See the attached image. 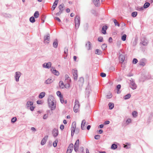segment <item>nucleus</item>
I'll return each instance as SVG.
<instances>
[{"mask_svg": "<svg viewBox=\"0 0 153 153\" xmlns=\"http://www.w3.org/2000/svg\"><path fill=\"white\" fill-rule=\"evenodd\" d=\"M48 105L51 110H55L56 106V102L54 97L52 95L49 96L48 99Z\"/></svg>", "mask_w": 153, "mask_h": 153, "instance_id": "nucleus-1", "label": "nucleus"}, {"mask_svg": "<svg viewBox=\"0 0 153 153\" xmlns=\"http://www.w3.org/2000/svg\"><path fill=\"white\" fill-rule=\"evenodd\" d=\"M75 103V105L74 107V111L76 113L79 111V102L77 100H76Z\"/></svg>", "mask_w": 153, "mask_h": 153, "instance_id": "nucleus-2", "label": "nucleus"}, {"mask_svg": "<svg viewBox=\"0 0 153 153\" xmlns=\"http://www.w3.org/2000/svg\"><path fill=\"white\" fill-rule=\"evenodd\" d=\"M130 87L133 90H135L136 89L137 85L135 84V82L133 79H131L130 80Z\"/></svg>", "mask_w": 153, "mask_h": 153, "instance_id": "nucleus-3", "label": "nucleus"}, {"mask_svg": "<svg viewBox=\"0 0 153 153\" xmlns=\"http://www.w3.org/2000/svg\"><path fill=\"white\" fill-rule=\"evenodd\" d=\"M21 73L19 71H17L15 73L14 76L15 80L16 82H18L19 81V78L21 75Z\"/></svg>", "mask_w": 153, "mask_h": 153, "instance_id": "nucleus-4", "label": "nucleus"}, {"mask_svg": "<svg viewBox=\"0 0 153 153\" xmlns=\"http://www.w3.org/2000/svg\"><path fill=\"white\" fill-rule=\"evenodd\" d=\"M79 142V139H78L76 140L75 143L74 145V150L76 152H77L78 151Z\"/></svg>", "mask_w": 153, "mask_h": 153, "instance_id": "nucleus-5", "label": "nucleus"}, {"mask_svg": "<svg viewBox=\"0 0 153 153\" xmlns=\"http://www.w3.org/2000/svg\"><path fill=\"white\" fill-rule=\"evenodd\" d=\"M125 55L124 53H120L119 59L120 62L122 63L125 60Z\"/></svg>", "mask_w": 153, "mask_h": 153, "instance_id": "nucleus-6", "label": "nucleus"}, {"mask_svg": "<svg viewBox=\"0 0 153 153\" xmlns=\"http://www.w3.org/2000/svg\"><path fill=\"white\" fill-rule=\"evenodd\" d=\"M51 66V63L50 62L45 63L42 65L43 67L45 68L49 69Z\"/></svg>", "mask_w": 153, "mask_h": 153, "instance_id": "nucleus-7", "label": "nucleus"}, {"mask_svg": "<svg viewBox=\"0 0 153 153\" xmlns=\"http://www.w3.org/2000/svg\"><path fill=\"white\" fill-rule=\"evenodd\" d=\"M51 71L55 75L58 76L59 74V71L56 70L54 68L52 67L51 68Z\"/></svg>", "mask_w": 153, "mask_h": 153, "instance_id": "nucleus-8", "label": "nucleus"}, {"mask_svg": "<svg viewBox=\"0 0 153 153\" xmlns=\"http://www.w3.org/2000/svg\"><path fill=\"white\" fill-rule=\"evenodd\" d=\"M50 38L49 34H48L44 37V40L45 43L48 44L49 43V41L50 40Z\"/></svg>", "mask_w": 153, "mask_h": 153, "instance_id": "nucleus-9", "label": "nucleus"}, {"mask_svg": "<svg viewBox=\"0 0 153 153\" xmlns=\"http://www.w3.org/2000/svg\"><path fill=\"white\" fill-rule=\"evenodd\" d=\"M72 72L74 76V79L76 80L77 78V71L75 70H73Z\"/></svg>", "mask_w": 153, "mask_h": 153, "instance_id": "nucleus-10", "label": "nucleus"}, {"mask_svg": "<svg viewBox=\"0 0 153 153\" xmlns=\"http://www.w3.org/2000/svg\"><path fill=\"white\" fill-rule=\"evenodd\" d=\"M146 63V60L145 59H141L140 62L139 64L140 65L142 66H144L145 65Z\"/></svg>", "mask_w": 153, "mask_h": 153, "instance_id": "nucleus-11", "label": "nucleus"}, {"mask_svg": "<svg viewBox=\"0 0 153 153\" xmlns=\"http://www.w3.org/2000/svg\"><path fill=\"white\" fill-rule=\"evenodd\" d=\"M33 105V102L30 101H28L27 102L26 104V107L27 109H29V108Z\"/></svg>", "mask_w": 153, "mask_h": 153, "instance_id": "nucleus-12", "label": "nucleus"}, {"mask_svg": "<svg viewBox=\"0 0 153 153\" xmlns=\"http://www.w3.org/2000/svg\"><path fill=\"white\" fill-rule=\"evenodd\" d=\"M53 80L52 79L49 78L45 81L44 83L46 84H49L53 82Z\"/></svg>", "mask_w": 153, "mask_h": 153, "instance_id": "nucleus-13", "label": "nucleus"}, {"mask_svg": "<svg viewBox=\"0 0 153 153\" xmlns=\"http://www.w3.org/2000/svg\"><path fill=\"white\" fill-rule=\"evenodd\" d=\"M76 128V123L75 122H73L72 123V126L71 128V131H73L74 133L75 130Z\"/></svg>", "mask_w": 153, "mask_h": 153, "instance_id": "nucleus-14", "label": "nucleus"}, {"mask_svg": "<svg viewBox=\"0 0 153 153\" xmlns=\"http://www.w3.org/2000/svg\"><path fill=\"white\" fill-rule=\"evenodd\" d=\"M58 130L56 129H54L53 130V136L56 137L58 135Z\"/></svg>", "mask_w": 153, "mask_h": 153, "instance_id": "nucleus-15", "label": "nucleus"}, {"mask_svg": "<svg viewBox=\"0 0 153 153\" xmlns=\"http://www.w3.org/2000/svg\"><path fill=\"white\" fill-rule=\"evenodd\" d=\"M93 2L96 6H98L100 4V0H93Z\"/></svg>", "mask_w": 153, "mask_h": 153, "instance_id": "nucleus-16", "label": "nucleus"}, {"mask_svg": "<svg viewBox=\"0 0 153 153\" xmlns=\"http://www.w3.org/2000/svg\"><path fill=\"white\" fill-rule=\"evenodd\" d=\"M124 147L126 148V149H129L131 148V144L129 143H126V144H123Z\"/></svg>", "mask_w": 153, "mask_h": 153, "instance_id": "nucleus-17", "label": "nucleus"}, {"mask_svg": "<svg viewBox=\"0 0 153 153\" xmlns=\"http://www.w3.org/2000/svg\"><path fill=\"white\" fill-rule=\"evenodd\" d=\"M85 120H83L82 121V123L81 125V128L82 130H84L85 128Z\"/></svg>", "mask_w": 153, "mask_h": 153, "instance_id": "nucleus-18", "label": "nucleus"}, {"mask_svg": "<svg viewBox=\"0 0 153 153\" xmlns=\"http://www.w3.org/2000/svg\"><path fill=\"white\" fill-rule=\"evenodd\" d=\"M84 81V79L83 78L81 77L79 79V80L78 81V82L79 85H82Z\"/></svg>", "mask_w": 153, "mask_h": 153, "instance_id": "nucleus-19", "label": "nucleus"}, {"mask_svg": "<svg viewBox=\"0 0 153 153\" xmlns=\"http://www.w3.org/2000/svg\"><path fill=\"white\" fill-rule=\"evenodd\" d=\"M45 92H42L39 94V98L40 99H42L45 96Z\"/></svg>", "mask_w": 153, "mask_h": 153, "instance_id": "nucleus-20", "label": "nucleus"}, {"mask_svg": "<svg viewBox=\"0 0 153 153\" xmlns=\"http://www.w3.org/2000/svg\"><path fill=\"white\" fill-rule=\"evenodd\" d=\"M107 29L106 26H104L103 27L102 29V33L103 34H105L106 33V30Z\"/></svg>", "mask_w": 153, "mask_h": 153, "instance_id": "nucleus-21", "label": "nucleus"}, {"mask_svg": "<svg viewBox=\"0 0 153 153\" xmlns=\"http://www.w3.org/2000/svg\"><path fill=\"white\" fill-rule=\"evenodd\" d=\"M65 79L66 81H67V82L69 83L71 81V79L68 75H65Z\"/></svg>", "mask_w": 153, "mask_h": 153, "instance_id": "nucleus-22", "label": "nucleus"}, {"mask_svg": "<svg viewBox=\"0 0 153 153\" xmlns=\"http://www.w3.org/2000/svg\"><path fill=\"white\" fill-rule=\"evenodd\" d=\"M58 44L57 40H55L53 43V47L55 48H57L58 46Z\"/></svg>", "mask_w": 153, "mask_h": 153, "instance_id": "nucleus-23", "label": "nucleus"}, {"mask_svg": "<svg viewBox=\"0 0 153 153\" xmlns=\"http://www.w3.org/2000/svg\"><path fill=\"white\" fill-rule=\"evenodd\" d=\"M59 87L60 88H64L65 85H64L62 81H60L59 82Z\"/></svg>", "mask_w": 153, "mask_h": 153, "instance_id": "nucleus-24", "label": "nucleus"}, {"mask_svg": "<svg viewBox=\"0 0 153 153\" xmlns=\"http://www.w3.org/2000/svg\"><path fill=\"white\" fill-rule=\"evenodd\" d=\"M86 47L88 50H89L90 49L91 43L90 42H88L86 44Z\"/></svg>", "mask_w": 153, "mask_h": 153, "instance_id": "nucleus-25", "label": "nucleus"}, {"mask_svg": "<svg viewBox=\"0 0 153 153\" xmlns=\"http://www.w3.org/2000/svg\"><path fill=\"white\" fill-rule=\"evenodd\" d=\"M64 5L63 4H60L59 7V10L62 12L64 10Z\"/></svg>", "mask_w": 153, "mask_h": 153, "instance_id": "nucleus-26", "label": "nucleus"}, {"mask_svg": "<svg viewBox=\"0 0 153 153\" xmlns=\"http://www.w3.org/2000/svg\"><path fill=\"white\" fill-rule=\"evenodd\" d=\"M108 105L110 109H112L114 107V104L110 102L108 104Z\"/></svg>", "mask_w": 153, "mask_h": 153, "instance_id": "nucleus-27", "label": "nucleus"}, {"mask_svg": "<svg viewBox=\"0 0 153 153\" xmlns=\"http://www.w3.org/2000/svg\"><path fill=\"white\" fill-rule=\"evenodd\" d=\"M148 42L146 39H144L142 41V44L144 46L148 44Z\"/></svg>", "mask_w": 153, "mask_h": 153, "instance_id": "nucleus-28", "label": "nucleus"}, {"mask_svg": "<svg viewBox=\"0 0 153 153\" xmlns=\"http://www.w3.org/2000/svg\"><path fill=\"white\" fill-rule=\"evenodd\" d=\"M150 3L149 2H146L143 5V7L145 8H148L150 5Z\"/></svg>", "mask_w": 153, "mask_h": 153, "instance_id": "nucleus-29", "label": "nucleus"}, {"mask_svg": "<svg viewBox=\"0 0 153 153\" xmlns=\"http://www.w3.org/2000/svg\"><path fill=\"white\" fill-rule=\"evenodd\" d=\"M137 112L136 111H134L132 113V115L134 117H136L137 116Z\"/></svg>", "mask_w": 153, "mask_h": 153, "instance_id": "nucleus-30", "label": "nucleus"}, {"mask_svg": "<svg viewBox=\"0 0 153 153\" xmlns=\"http://www.w3.org/2000/svg\"><path fill=\"white\" fill-rule=\"evenodd\" d=\"M74 145L73 143L70 144L68 148V149L73 150V149Z\"/></svg>", "mask_w": 153, "mask_h": 153, "instance_id": "nucleus-31", "label": "nucleus"}, {"mask_svg": "<svg viewBox=\"0 0 153 153\" xmlns=\"http://www.w3.org/2000/svg\"><path fill=\"white\" fill-rule=\"evenodd\" d=\"M39 13L38 11H36L34 15V17L36 18L39 17Z\"/></svg>", "mask_w": 153, "mask_h": 153, "instance_id": "nucleus-32", "label": "nucleus"}, {"mask_svg": "<svg viewBox=\"0 0 153 153\" xmlns=\"http://www.w3.org/2000/svg\"><path fill=\"white\" fill-rule=\"evenodd\" d=\"M102 53L101 50L99 49H96L95 51V53L98 55L101 54Z\"/></svg>", "mask_w": 153, "mask_h": 153, "instance_id": "nucleus-33", "label": "nucleus"}, {"mask_svg": "<svg viewBox=\"0 0 153 153\" xmlns=\"http://www.w3.org/2000/svg\"><path fill=\"white\" fill-rule=\"evenodd\" d=\"M117 145L115 144H112L111 148V149H115L117 148Z\"/></svg>", "mask_w": 153, "mask_h": 153, "instance_id": "nucleus-34", "label": "nucleus"}, {"mask_svg": "<svg viewBox=\"0 0 153 153\" xmlns=\"http://www.w3.org/2000/svg\"><path fill=\"white\" fill-rule=\"evenodd\" d=\"M46 139L45 138H44L43 139H42L41 142V144L42 145H44L46 143Z\"/></svg>", "mask_w": 153, "mask_h": 153, "instance_id": "nucleus-35", "label": "nucleus"}, {"mask_svg": "<svg viewBox=\"0 0 153 153\" xmlns=\"http://www.w3.org/2000/svg\"><path fill=\"white\" fill-rule=\"evenodd\" d=\"M131 96V95L130 94H128L124 97V99L125 100L128 99Z\"/></svg>", "mask_w": 153, "mask_h": 153, "instance_id": "nucleus-36", "label": "nucleus"}, {"mask_svg": "<svg viewBox=\"0 0 153 153\" xmlns=\"http://www.w3.org/2000/svg\"><path fill=\"white\" fill-rule=\"evenodd\" d=\"M30 21L32 23H33L35 22V19L33 17H31L30 18Z\"/></svg>", "mask_w": 153, "mask_h": 153, "instance_id": "nucleus-37", "label": "nucleus"}, {"mask_svg": "<svg viewBox=\"0 0 153 153\" xmlns=\"http://www.w3.org/2000/svg\"><path fill=\"white\" fill-rule=\"evenodd\" d=\"M126 34H124L121 37V39L123 41H125L126 40Z\"/></svg>", "mask_w": 153, "mask_h": 153, "instance_id": "nucleus-38", "label": "nucleus"}, {"mask_svg": "<svg viewBox=\"0 0 153 153\" xmlns=\"http://www.w3.org/2000/svg\"><path fill=\"white\" fill-rule=\"evenodd\" d=\"M114 22L115 26L117 25L119 27L120 26V24L117 22L116 19H114Z\"/></svg>", "mask_w": 153, "mask_h": 153, "instance_id": "nucleus-39", "label": "nucleus"}, {"mask_svg": "<svg viewBox=\"0 0 153 153\" xmlns=\"http://www.w3.org/2000/svg\"><path fill=\"white\" fill-rule=\"evenodd\" d=\"M80 21V17L78 16H76L75 19V22Z\"/></svg>", "mask_w": 153, "mask_h": 153, "instance_id": "nucleus-40", "label": "nucleus"}, {"mask_svg": "<svg viewBox=\"0 0 153 153\" xmlns=\"http://www.w3.org/2000/svg\"><path fill=\"white\" fill-rule=\"evenodd\" d=\"M131 123V120L130 118L126 120V125H128L129 123Z\"/></svg>", "mask_w": 153, "mask_h": 153, "instance_id": "nucleus-41", "label": "nucleus"}, {"mask_svg": "<svg viewBox=\"0 0 153 153\" xmlns=\"http://www.w3.org/2000/svg\"><path fill=\"white\" fill-rule=\"evenodd\" d=\"M107 45L106 44H104L101 46L102 49L103 50H105L107 47Z\"/></svg>", "mask_w": 153, "mask_h": 153, "instance_id": "nucleus-42", "label": "nucleus"}, {"mask_svg": "<svg viewBox=\"0 0 153 153\" xmlns=\"http://www.w3.org/2000/svg\"><path fill=\"white\" fill-rule=\"evenodd\" d=\"M131 15L133 17H135L137 15V12H134L132 13Z\"/></svg>", "mask_w": 153, "mask_h": 153, "instance_id": "nucleus-43", "label": "nucleus"}, {"mask_svg": "<svg viewBox=\"0 0 153 153\" xmlns=\"http://www.w3.org/2000/svg\"><path fill=\"white\" fill-rule=\"evenodd\" d=\"M16 120H17V119H16V117H13L11 119V122L14 123L16 121Z\"/></svg>", "mask_w": 153, "mask_h": 153, "instance_id": "nucleus-44", "label": "nucleus"}, {"mask_svg": "<svg viewBox=\"0 0 153 153\" xmlns=\"http://www.w3.org/2000/svg\"><path fill=\"white\" fill-rule=\"evenodd\" d=\"M4 16L6 18H11V15L10 14H5L4 15Z\"/></svg>", "mask_w": 153, "mask_h": 153, "instance_id": "nucleus-45", "label": "nucleus"}, {"mask_svg": "<svg viewBox=\"0 0 153 153\" xmlns=\"http://www.w3.org/2000/svg\"><path fill=\"white\" fill-rule=\"evenodd\" d=\"M56 94L57 96H58L59 97L62 96L61 94V92L59 91H58L57 92Z\"/></svg>", "mask_w": 153, "mask_h": 153, "instance_id": "nucleus-46", "label": "nucleus"}, {"mask_svg": "<svg viewBox=\"0 0 153 153\" xmlns=\"http://www.w3.org/2000/svg\"><path fill=\"white\" fill-rule=\"evenodd\" d=\"M121 85H118L117 86V88L118 89L117 91V94H119V89L120 88H121Z\"/></svg>", "mask_w": 153, "mask_h": 153, "instance_id": "nucleus-47", "label": "nucleus"}, {"mask_svg": "<svg viewBox=\"0 0 153 153\" xmlns=\"http://www.w3.org/2000/svg\"><path fill=\"white\" fill-rule=\"evenodd\" d=\"M98 40L100 42H102L103 40V38L102 37L100 36L98 38Z\"/></svg>", "mask_w": 153, "mask_h": 153, "instance_id": "nucleus-48", "label": "nucleus"}, {"mask_svg": "<svg viewBox=\"0 0 153 153\" xmlns=\"http://www.w3.org/2000/svg\"><path fill=\"white\" fill-rule=\"evenodd\" d=\"M48 114H45L43 115V118L44 120L48 118Z\"/></svg>", "mask_w": 153, "mask_h": 153, "instance_id": "nucleus-49", "label": "nucleus"}, {"mask_svg": "<svg viewBox=\"0 0 153 153\" xmlns=\"http://www.w3.org/2000/svg\"><path fill=\"white\" fill-rule=\"evenodd\" d=\"M60 98V100L61 102L62 103H63L64 102V101L63 100V96H62L61 97H59Z\"/></svg>", "mask_w": 153, "mask_h": 153, "instance_id": "nucleus-50", "label": "nucleus"}, {"mask_svg": "<svg viewBox=\"0 0 153 153\" xmlns=\"http://www.w3.org/2000/svg\"><path fill=\"white\" fill-rule=\"evenodd\" d=\"M57 141L55 140L53 143V146L54 147H56L57 146Z\"/></svg>", "mask_w": 153, "mask_h": 153, "instance_id": "nucleus-51", "label": "nucleus"}, {"mask_svg": "<svg viewBox=\"0 0 153 153\" xmlns=\"http://www.w3.org/2000/svg\"><path fill=\"white\" fill-rule=\"evenodd\" d=\"M100 138V136L99 135H96L94 136V138L96 140H98Z\"/></svg>", "mask_w": 153, "mask_h": 153, "instance_id": "nucleus-52", "label": "nucleus"}, {"mask_svg": "<svg viewBox=\"0 0 153 153\" xmlns=\"http://www.w3.org/2000/svg\"><path fill=\"white\" fill-rule=\"evenodd\" d=\"M138 60L136 59H134L133 60V63L134 64H136L137 63Z\"/></svg>", "mask_w": 153, "mask_h": 153, "instance_id": "nucleus-53", "label": "nucleus"}, {"mask_svg": "<svg viewBox=\"0 0 153 153\" xmlns=\"http://www.w3.org/2000/svg\"><path fill=\"white\" fill-rule=\"evenodd\" d=\"M56 7V5H55V4H53L52 7V10H54Z\"/></svg>", "mask_w": 153, "mask_h": 153, "instance_id": "nucleus-54", "label": "nucleus"}, {"mask_svg": "<svg viewBox=\"0 0 153 153\" xmlns=\"http://www.w3.org/2000/svg\"><path fill=\"white\" fill-rule=\"evenodd\" d=\"M106 74L104 73H101L100 74V76L102 77H105L106 76Z\"/></svg>", "mask_w": 153, "mask_h": 153, "instance_id": "nucleus-55", "label": "nucleus"}, {"mask_svg": "<svg viewBox=\"0 0 153 153\" xmlns=\"http://www.w3.org/2000/svg\"><path fill=\"white\" fill-rule=\"evenodd\" d=\"M35 108V107H33V106H31L29 109H30V110L32 111H33L34 110V109Z\"/></svg>", "mask_w": 153, "mask_h": 153, "instance_id": "nucleus-56", "label": "nucleus"}, {"mask_svg": "<svg viewBox=\"0 0 153 153\" xmlns=\"http://www.w3.org/2000/svg\"><path fill=\"white\" fill-rule=\"evenodd\" d=\"M70 87V85L69 83H67L65 85V87L66 88H68Z\"/></svg>", "mask_w": 153, "mask_h": 153, "instance_id": "nucleus-57", "label": "nucleus"}, {"mask_svg": "<svg viewBox=\"0 0 153 153\" xmlns=\"http://www.w3.org/2000/svg\"><path fill=\"white\" fill-rule=\"evenodd\" d=\"M68 48H65L64 49V53L65 54H67L68 53Z\"/></svg>", "mask_w": 153, "mask_h": 153, "instance_id": "nucleus-58", "label": "nucleus"}, {"mask_svg": "<svg viewBox=\"0 0 153 153\" xmlns=\"http://www.w3.org/2000/svg\"><path fill=\"white\" fill-rule=\"evenodd\" d=\"M62 12V11L59 10L58 12L56 13V15L57 16H59L61 14Z\"/></svg>", "mask_w": 153, "mask_h": 153, "instance_id": "nucleus-59", "label": "nucleus"}, {"mask_svg": "<svg viewBox=\"0 0 153 153\" xmlns=\"http://www.w3.org/2000/svg\"><path fill=\"white\" fill-rule=\"evenodd\" d=\"M80 24H75V27L76 29H77L78 28Z\"/></svg>", "mask_w": 153, "mask_h": 153, "instance_id": "nucleus-60", "label": "nucleus"}, {"mask_svg": "<svg viewBox=\"0 0 153 153\" xmlns=\"http://www.w3.org/2000/svg\"><path fill=\"white\" fill-rule=\"evenodd\" d=\"M36 102L38 104H42V102L41 100H38Z\"/></svg>", "mask_w": 153, "mask_h": 153, "instance_id": "nucleus-61", "label": "nucleus"}, {"mask_svg": "<svg viewBox=\"0 0 153 153\" xmlns=\"http://www.w3.org/2000/svg\"><path fill=\"white\" fill-rule=\"evenodd\" d=\"M54 19L56 20H57L59 22H60L61 20L58 17H56L54 18Z\"/></svg>", "mask_w": 153, "mask_h": 153, "instance_id": "nucleus-62", "label": "nucleus"}, {"mask_svg": "<svg viewBox=\"0 0 153 153\" xmlns=\"http://www.w3.org/2000/svg\"><path fill=\"white\" fill-rule=\"evenodd\" d=\"M143 7H140L138 8L137 10L139 11H142L143 10Z\"/></svg>", "mask_w": 153, "mask_h": 153, "instance_id": "nucleus-63", "label": "nucleus"}, {"mask_svg": "<svg viewBox=\"0 0 153 153\" xmlns=\"http://www.w3.org/2000/svg\"><path fill=\"white\" fill-rule=\"evenodd\" d=\"M72 150L68 149H67V153H71L72 152Z\"/></svg>", "mask_w": 153, "mask_h": 153, "instance_id": "nucleus-64", "label": "nucleus"}]
</instances>
